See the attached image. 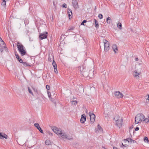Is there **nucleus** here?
<instances>
[{"instance_id": "obj_2", "label": "nucleus", "mask_w": 149, "mask_h": 149, "mask_svg": "<svg viewBox=\"0 0 149 149\" xmlns=\"http://www.w3.org/2000/svg\"><path fill=\"white\" fill-rule=\"evenodd\" d=\"M138 67L139 69L137 68L133 72V75L136 79H139V75L141 74V70L142 66L139 64L137 66L136 68Z\"/></svg>"}, {"instance_id": "obj_9", "label": "nucleus", "mask_w": 149, "mask_h": 149, "mask_svg": "<svg viewBox=\"0 0 149 149\" xmlns=\"http://www.w3.org/2000/svg\"><path fill=\"white\" fill-rule=\"evenodd\" d=\"M115 95L116 97L118 98H122L123 96V95L118 91L115 92Z\"/></svg>"}, {"instance_id": "obj_11", "label": "nucleus", "mask_w": 149, "mask_h": 149, "mask_svg": "<svg viewBox=\"0 0 149 149\" xmlns=\"http://www.w3.org/2000/svg\"><path fill=\"white\" fill-rule=\"evenodd\" d=\"M72 3L74 8H78V3L77 1L72 0Z\"/></svg>"}, {"instance_id": "obj_23", "label": "nucleus", "mask_w": 149, "mask_h": 149, "mask_svg": "<svg viewBox=\"0 0 149 149\" xmlns=\"http://www.w3.org/2000/svg\"><path fill=\"white\" fill-rule=\"evenodd\" d=\"M52 129L53 132L56 133L58 128L56 127H52Z\"/></svg>"}, {"instance_id": "obj_1", "label": "nucleus", "mask_w": 149, "mask_h": 149, "mask_svg": "<svg viewBox=\"0 0 149 149\" xmlns=\"http://www.w3.org/2000/svg\"><path fill=\"white\" fill-rule=\"evenodd\" d=\"M17 46L18 51L20 54L21 56H24L27 54L25 48L22 45L20 42H18L17 44Z\"/></svg>"}, {"instance_id": "obj_46", "label": "nucleus", "mask_w": 149, "mask_h": 149, "mask_svg": "<svg viewBox=\"0 0 149 149\" xmlns=\"http://www.w3.org/2000/svg\"><path fill=\"white\" fill-rule=\"evenodd\" d=\"M74 29V27H72L71 28H70L68 30V31H69L70 30H73Z\"/></svg>"}, {"instance_id": "obj_51", "label": "nucleus", "mask_w": 149, "mask_h": 149, "mask_svg": "<svg viewBox=\"0 0 149 149\" xmlns=\"http://www.w3.org/2000/svg\"><path fill=\"white\" fill-rule=\"evenodd\" d=\"M139 60V59H138V58L137 57V58H135V60L136 61H138Z\"/></svg>"}, {"instance_id": "obj_53", "label": "nucleus", "mask_w": 149, "mask_h": 149, "mask_svg": "<svg viewBox=\"0 0 149 149\" xmlns=\"http://www.w3.org/2000/svg\"><path fill=\"white\" fill-rule=\"evenodd\" d=\"M1 41H3L1 38H0V43H1Z\"/></svg>"}, {"instance_id": "obj_26", "label": "nucleus", "mask_w": 149, "mask_h": 149, "mask_svg": "<svg viewBox=\"0 0 149 149\" xmlns=\"http://www.w3.org/2000/svg\"><path fill=\"white\" fill-rule=\"evenodd\" d=\"M79 68H80V73L81 74L84 72L83 70H84L85 71V69H84L82 67V68H81V67H79Z\"/></svg>"}, {"instance_id": "obj_33", "label": "nucleus", "mask_w": 149, "mask_h": 149, "mask_svg": "<svg viewBox=\"0 0 149 149\" xmlns=\"http://www.w3.org/2000/svg\"><path fill=\"white\" fill-rule=\"evenodd\" d=\"M33 89L35 93H36V94H38V92L36 88H33Z\"/></svg>"}, {"instance_id": "obj_31", "label": "nucleus", "mask_w": 149, "mask_h": 149, "mask_svg": "<svg viewBox=\"0 0 149 149\" xmlns=\"http://www.w3.org/2000/svg\"><path fill=\"white\" fill-rule=\"evenodd\" d=\"M28 90L29 92V93H31L33 96H34V95L33 94V93L32 92V91L30 89V88L29 87H28Z\"/></svg>"}, {"instance_id": "obj_30", "label": "nucleus", "mask_w": 149, "mask_h": 149, "mask_svg": "<svg viewBox=\"0 0 149 149\" xmlns=\"http://www.w3.org/2000/svg\"><path fill=\"white\" fill-rule=\"evenodd\" d=\"M39 94L38 93V94H36V93H35V95H34V97H35L36 99L38 98L39 97Z\"/></svg>"}, {"instance_id": "obj_20", "label": "nucleus", "mask_w": 149, "mask_h": 149, "mask_svg": "<svg viewBox=\"0 0 149 149\" xmlns=\"http://www.w3.org/2000/svg\"><path fill=\"white\" fill-rule=\"evenodd\" d=\"M18 144L19 145L21 146H22L24 144V141H23V140L22 139H19V142L20 143H19L18 142H17Z\"/></svg>"}, {"instance_id": "obj_12", "label": "nucleus", "mask_w": 149, "mask_h": 149, "mask_svg": "<svg viewBox=\"0 0 149 149\" xmlns=\"http://www.w3.org/2000/svg\"><path fill=\"white\" fill-rule=\"evenodd\" d=\"M8 137V136L5 133L2 132L0 133V139H3L4 138L7 139Z\"/></svg>"}, {"instance_id": "obj_24", "label": "nucleus", "mask_w": 149, "mask_h": 149, "mask_svg": "<svg viewBox=\"0 0 149 149\" xmlns=\"http://www.w3.org/2000/svg\"><path fill=\"white\" fill-rule=\"evenodd\" d=\"M0 46L2 47H4L6 46V44L3 41H1L0 43Z\"/></svg>"}, {"instance_id": "obj_44", "label": "nucleus", "mask_w": 149, "mask_h": 149, "mask_svg": "<svg viewBox=\"0 0 149 149\" xmlns=\"http://www.w3.org/2000/svg\"><path fill=\"white\" fill-rule=\"evenodd\" d=\"M15 55L16 57L17 58V60L19 59V58H19V56L18 55V54H15Z\"/></svg>"}, {"instance_id": "obj_28", "label": "nucleus", "mask_w": 149, "mask_h": 149, "mask_svg": "<svg viewBox=\"0 0 149 149\" xmlns=\"http://www.w3.org/2000/svg\"><path fill=\"white\" fill-rule=\"evenodd\" d=\"M50 143V141L49 140H47L45 141V144L47 145H49Z\"/></svg>"}, {"instance_id": "obj_32", "label": "nucleus", "mask_w": 149, "mask_h": 149, "mask_svg": "<svg viewBox=\"0 0 149 149\" xmlns=\"http://www.w3.org/2000/svg\"><path fill=\"white\" fill-rule=\"evenodd\" d=\"M125 5V3L122 2L121 4H120L119 5V7L121 8H123L124 7V5Z\"/></svg>"}, {"instance_id": "obj_22", "label": "nucleus", "mask_w": 149, "mask_h": 149, "mask_svg": "<svg viewBox=\"0 0 149 149\" xmlns=\"http://www.w3.org/2000/svg\"><path fill=\"white\" fill-rule=\"evenodd\" d=\"M107 22L108 24H110L111 22V19L110 17H108L107 18Z\"/></svg>"}, {"instance_id": "obj_45", "label": "nucleus", "mask_w": 149, "mask_h": 149, "mask_svg": "<svg viewBox=\"0 0 149 149\" xmlns=\"http://www.w3.org/2000/svg\"><path fill=\"white\" fill-rule=\"evenodd\" d=\"M50 86L48 85H47L46 86V88L48 90H49L50 89Z\"/></svg>"}, {"instance_id": "obj_13", "label": "nucleus", "mask_w": 149, "mask_h": 149, "mask_svg": "<svg viewBox=\"0 0 149 149\" xmlns=\"http://www.w3.org/2000/svg\"><path fill=\"white\" fill-rule=\"evenodd\" d=\"M86 120V116L85 114H83L81 116L80 122L81 123H84Z\"/></svg>"}, {"instance_id": "obj_42", "label": "nucleus", "mask_w": 149, "mask_h": 149, "mask_svg": "<svg viewBox=\"0 0 149 149\" xmlns=\"http://www.w3.org/2000/svg\"><path fill=\"white\" fill-rule=\"evenodd\" d=\"M18 61H19V62L21 63H22V62H23V61L22 60V59L21 58H19V59H18Z\"/></svg>"}, {"instance_id": "obj_19", "label": "nucleus", "mask_w": 149, "mask_h": 149, "mask_svg": "<svg viewBox=\"0 0 149 149\" xmlns=\"http://www.w3.org/2000/svg\"><path fill=\"white\" fill-rule=\"evenodd\" d=\"M88 72L86 71H84V72L82 73V74L83 75L84 77H88V76H89V74Z\"/></svg>"}, {"instance_id": "obj_29", "label": "nucleus", "mask_w": 149, "mask_h": 149, "mask_svg": "<svg viewBox=\"0 0 149 149\" xmlns=\"http://www.w3.org/2000/svg\"><path fill=\"white\" fill-rule=\"evenodd\" d=\"M144 141L145 142H147L148 143L149 142V141L148 139V138L147 137H145L144 138Z\"/></svg>"}, {"instance_id": "obj_34", "label": "nucleus", "mask_w": 149, "mask_h": 149, "mask_svg": "<svg viewBox=\"0 0 149 149\" xmlns=\"http://www.w3.org/2000/svg\"><path fill=\"white\" fill-rule=\"evenodd\" d=\"M98 17L100 19H101L103 18V16L101 14H100L98 15Z\"/></svg>"}, {"instance_id": "obj_57", "label": "nucleus", "mask_w": 149, "mask_h": 149, "mask_svg": "<svg viewBox=\"0 0 149 149\" xmlns=\"http://www.w3.org/2000/svg\"><path fill=\"white\" fill-rule=\"evenodd\" d=\"M122 145L123 146H125L123 144V143H122Z\"/></svg>"}, {"instance_id": "obj_58", "label": "nucleus", "mask_w": 149, "mask_h": 149, "mask_svg": "<svg viewBox=\"0 0 149 149\" xmlns=\"http://www.w3.org/2000/svg\"><path fill=\"white\" fill-rule=\"evenodd\" d=\"M2 1L6 2L5 0H2Z\"/></svg>"}, {"instance_id": "obj_43", "label": "nucleus", "mask_w": 149, "mask_h": 149, "mask_svg": "<svg viewBox=\"0 0 149 149\" xmlns=\"http://www.w3.org/2000/svg\"><path fill=\"white\" fill-rule=\"evenodd\" d=\"M63 7L65 8H67V5L65 3H64L63 5Z\"/></svg>"}, {"instance_id": "obj_50", "label": "nucleus", "mask_w": 149, "mask_h": 149, "mask_svg": "<svg viewBox=\"0 0 149 149\" xmlns=\"http://www.w3.org/2000/svg\"><path fill=\"white\" fill-rule=\"evenodd\" d=\"M48 134L52 136L53 135L52 133H51V132H49Z\"/></svg>"}, {"instance_id": "obj_59", "label": "nucleus", "mask_w": 149, "mask_h": 149, "mask_svg": "<svg viewBox=\"0 0 149 149\" xmlns=\"http://www.w3.org/2000/svg\"><path fill=\"white\" fill-rule=\"evenodd\" d=\"M148 100H149V96H148Z\"/></svg>"}, {"instance_id": "obj_3", "label": "nucleus", "mask_w": 149, "mask_h": 149, "mask_svg": "<svg viewBox=\"0 0 149 149\" xmlns=\"http://www.w3.org/2000/svg\"><path fill=\"white\" fill-rule=\"evenodd\" d=\"M120 117L118 115H116L115 117L114 118V120H115L116 122V125L119 127V128L120 127L122 126L123 124V119L121 118H120Z\"/></svg>"}, {"instance_id": "obj_55", "label": "nucleus", "mask_w": 149, "mask_h": 149, "mask_svg": "<svg viewBox=\"0 0 149 149\" xmlns=\"http://www.w3.org/2000/svg\"><path fill=\"white\" fill-rule=\"evenodd\" d=\"M132 128H133V127L132 126H131V127H130V129H132Z\"/></svg>"}, {"instance_id": "obj_5", "label": "nucleus", "mask_w": 149, "mask_h": 149, "mask_svg": "<svg viewBox=\"0 0 149 149\" xmlns=\"http://www.w3.org/2000/svg\"><path fill=\"white\" fill-rule=\"evenodd\" d=\"M145 118L144 115L142 113H139L137 114L135 117V119H137V120H139V122H141Z\"/></svg>"}, {"instance_id": "obj_15", "label": "nucleus", "mask_w": 149, "mask_h": 149, "mask_svg": "<svg viewBox=\"0 0 149 149\" xmlns=\"http://www.w3.org/2000/svg\"><path fill=\"white\" fill-rule=\"evenodd\" d=\"M112 48L115 53H116V52L118 51L117 46L116 45H113L112 46Z\"/></svg>"}, {"instance_id": "obj_56", "label": "nucleus", "mask_w": 149, "mask_h": 149, "mask_svg": "<svg viewBox=\"0 0 149 149\" xmlns=\"http://www.w3.org/2000/svg\"><path fill=\"white\" fill-rule=\"evenodd\" d=\"M69 32V31H68V30H67V31L66 32V33H67L68 32Z\"/></svg>"}, {"instance_id": "obj_40", "label": "nucleus", "mask_w": 149, "mask_h": 149, "mask_svg": "<svg viewBox=\"0 0 149 149\" xmlns=\"http://www.w3.org/2000/svg\"><path fill=\"white\" fill-rule=\"evenodd\" d=\"M47 94L48 95V96L49 98H51V93L50 92H49L48 91L47 92Z\"/></svg>"}, {"instance_id": "obj_16", "label": "nucleus", "mask_w": 149, "mask_h": 149, "mask_svg": "<svg viewBox=\"0 0 149 149\" xmlns=\"http://www.w3.org/2000/svg\"><path fill=\"white\" fill-rule=\"evenodd\" d=\"M127 141L128 143L130 142L131 143H134L136 142V141L135 140H134L131 138H127L126 140H124V141Z\"/></svg>"}, {"instance_id": "obj_10", "label": "nucleus", "mask_w": 149, "mask_h": 149, "mask_svg": "<svg viewBox=\"0 0 149 149\" xmlns=\"http://www.w3.org/2000/svg\"><path fill=\"white\" fill-rule=\"evenodd\" d=\"M34 125L39 130L40 132L42 133H43V130L40 126L38 123H35L34 124Z\"/></svg>"}, {"instance_id": "obj_52", "label": "nucleus", "mask_w": 149, "mask_h": 149, "mask_svg": "<svg viewBox=\"0 0 149 149\" xmlns=\"http://www.w3.org/2000/svg\"><path fill=\"white\" fill-rule=\"evenodd\" d=\"M0 51L2 52L3 51V49L2 48H0Z\"/></svg>"}, {"instance_id": "obj_4", "label": "nucleus", "mask_w": 149, "mask_h": 149, "mask_svg": "<svg viewBox=\"0 0 149 149\" xmlns=\"http://www.w3.org/2000/svg\"><path fill=\"white\" fill-rule=\"evenodd\" d=\"M56 134L60 135L64 139H67L69 140L72 139L71 138H69V136H67L65 133H63L61 129H58Z\"/></svg>"}, {"instance_id": "obj_21", "label": "nucleus", "mask_w": 149, "mask_h": 149, "mask_svg": "<svg viewBox=\"0 0 149 149\" xmlns=\"http://www.w3.org/2000/svg\"><path fill=\"white\" fill-rule=\"evenodd\" d=\"M89 72L90 73L88 74H89V76H88V77L89 78H91L93 75V70H90Z\"/></svg>"}, {"instance_id": "obj_49", "label": "nucleus", "mask_w": 149, "mask_h": 149, "mask_svg": "<svg viewBox=\"0 0 149 149\" xmlns=\"http://www.w3.org/2000/svg\"><path fill=\"white\" fill-rule=\"evenodd\" d=\"M2 48H3L4 49H5L6 51L8 49L5 46L4 47H2Z\"/></svg>"}, {"instance_id": "obj_17", "label": "nucleus", "mask_w": 149, "mask_h": 149, "mask_svg": "<svg viewBox=\"0 0 149 149\" xmlns=\"http://www.w3.org/2000/svg\"><path fill=\"white\" fill-rule=\"evenodd\" d=\"M93 22H94L95 24V26L96 28H98L99 27V25L98 24V23L97 20L96 19H94Z\"/></svg>"}, {"instance_id": "obj_41", "label": "nucleus", "mask_w": 149, "mask_h": 149, "mask_svg": "<svg viewBox=\"0 0 149 149\" xmlns=\"http://www.w3.org/2000/svg\"><path fill=\"white\" fill-rule=\"evenodd\" d=\"M140 123H141V122H139V120H137V119H135V124H137Z\"/></svg>"}, {"instance_id": "obj_39", "label": "nucleus", "mask_w": 149, "mask_h": 149, "mask_svg": "<svg viewBox=\"0 0 149 149\" xmlns=\"http://www.w3.org/2000/svg\"><path fill=\"white\" fill-rule=\"evenodd\" d=\"M97 128H98V129L100 130H101V129L102 130V128H101L100 125L99 124L98 125H97Z\"/></svg>"}, {"instance_id": "obj_35", "label": "nucleus", "mask_w": 149, "mask_h": 149, "mask_svg": "<svg viewBox=\"0 0 149 149\" xmlns=\"http://www.w3.org/2000/svg\"><path fill=\"white\" fill-rule=\"evenodd\" d=\"M87 22V21L86 20H84L81 23V25H84V24Z\"/></svg>"}, {"instance_id": "obj_25", "label": "nucleus", "mask_w": 149, "mask_h": 149, "mask_svg": "<svg viewBox=\"0 0 149 149\" xmlns=\"http://www.w3.org/2000/svg\"><path fill=\"white\" fill-rule=\"evenodd\" d=\"M117 27L120 29H122V24L120 22H118L117 24Z\"/></svg>"}, {"instance_id": "obj_27", "label": "nucleus", "mask_w": 149, "mask_h": 149, "mask_svg": "<svg viewBox=\"0 0 149 149\" xmlns=\"http://www.w3.org/2000/svg\"><path fill=\"white\" fill-rule=\"evenodd\" d=\"M69 10L70 11V12H69V11L68 12V15L69 17V18H70V16L71 15H72V11L71 10L69 9Z\"/></svg>"}, {"instance_id": "obj_38", "label": "nucleus", "mask_w": 149, "mask_h": 149, "mask_svg": "<svg viewBox=\"0 0 149 149\" xmlns=\"http://www.w3.org/2000/svg\"><path fill=\"white\" fill-rule=\"evenodd\" d=\"M143 121H145L146 122V123H148L149 122V120L148 118H146L144 120H143Z\"/></svg>"}, {"instance_id": "obj_61", "label": "nucleus", "mask_w": 149, "mask_h": 149, "mask_svg": "<svg viewBox=\"0 0 149 149\" xmlns=\"http://www.w3.org/2000/svg\"><path fill=\"white\" fill-rule=\"evenodd\" d=\"M68 11H69V12H70V11L69 10Z\"/></svg>"}, {"instance_id": "obj_37", "label": "nucleus", "mask_w": 149, "mask_h": 149, "mask_svg": "<svg viewBox=\"0 0 149 149\" xmlns=\"http://www.w3.org/2000/svg\"><path fill=\"white\" fill-rule=\"evenodd\" d=\"M6 2L2 1L1 3V5L2 6H6Z\"/></svg>"}, {"instance_id": "obj_47", "label": "nucleus", "mask_w": 149, "mask_h": 149, "mask_svg": "<svg viewBox=\"0 0 149 149\" xmlns=\"http://www.w3.org/2000/svg\"><path fill=\"white\" fill-rule=\"evenodd\" d=\"M139 127H137L135 129V131H138L139 130Z\"/></svg>"}, {"instance_id": "obj_60", "label": "nucleus", "mask_w": 149, "mask_h": 149, "mask_svg": "<svg viewBox=\"0 0 149 149\" xmlns=\"http://www.w3.org/2000/svg\"><path fill=\"white\" fill-rule=\"evenodd\" d=\"M68 35H69L68 34H67V35H66V36H68Z\"/></svg>"}, {"instance_id": "obj_14", "label": "nucleus", "mask_w": 149, "mask_h": 149, "mask_svg": "<svg viewBox=\"0 0 149 149\" xmlns=\"http://www.w3.org/2000/svg\"><path fill=\"white\" fill-rule=\"evenodd\" d=\"M52 65L54 68V72H55L56 73V72L58 73L57 70L56 68V64L54 60H53Z\"/></svg>"}, {"instance_id": "obj_18", "label": "nucleus", "mask_w": 149, "mask_h": 149, "mask_svg": "<svg viewBox=\"0 0 149 149\" xmlns=\"http://www.w3.org/2000/svg\"><path fill=\"white\" fill-rule=\"evenodd\" d=\"M24 66L26 67V66H32V64H29L28 63L26 62H23L22 63Z\"/></svg>"}, {"instance_id": "obj_48", "label": "nucleus", "mask_w": 149, "mask_h": 149, "mask_svg": "<svg viewBox=\"0 0 149 149\" xmlns=\"http://www.w3.org/2000/svg\"><path fill=\"white\" fill-rule=\"evenodd\" d=\"M77 59V58L74 57L72 58V60H73V61H75Z\"/></svg>"}, {"instance_id": "obj_8", "label": "nucleus", "mask_w": 149, "mask_h": 149, "mask_svg": "<svg viewBox=\"0 0 149 149\" xmlns=\"http://www.w3.org/2000/svg\"><path fill=\"white\" fill-rule=\"evenodd\" d=\"M47 32H45V33L40 34L39 38L41 40L46 38L47 36Z\"/></svg>"}, {"instance_id": "obj_36", "label": "nucleus", "mask_w": 149, "mask_h": 149, "mask_svg": "<svg viewBox=\"0 0 149 149\" xmlns=\"http://www.w3.org/2000/svg\"><path fill=\"white\" fill-rule=\"evenodd\" d=\"M72 104H73L74 105H76L77 104V102L76 101H72Z\"/></svg>"}, {"instance_id": "obj_7", "label": "nucleus", "mask_w": 149, "mask_h": 149, "mask_svg": "<svg viewBox=\"0 0 149 149\" xmlns=\"http://www.w3.org/2000/svg\"><path fill=\"white\" fill-rule=\"evenodd\" d=\"M89 114L90 118V122L93 123L95 121V116L94 113L91 112H89Z\"/></svg>"}, {"instance_id": "obj_54", "label": "nucleus", "mask_w": 149, "mask_h": 149, "mask_svg": "<svg viewBox=\"0 0 149 149\" xmlns=\"http://www.w3.org/2000/svg\"><path fill=\"white\" fill-rule=\"evenodd\" d=\"M113 149H118L117 147H113Z\"/></svg>"}, {"instance_id": "obj_6", "label": "nucleus", "mask_w": 149, "mask_h": 149, "mask_svg": "<svg viewBox=\"0 0 149 149\" xmlns=\"http://www.w3.org/2000/svg\"><path fill=\"white\" fill-rule=\"evenodd\" d=\"M103 41L104 44V51L105 52H107L109 49V42L105 39H104Z\"/></svg>"}]
</instances>
